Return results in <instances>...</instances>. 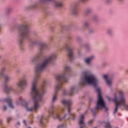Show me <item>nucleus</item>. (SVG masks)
<instances>
[{
	"label": "nucleus",
	"instance_id": "nucleus-1",
	"mask_svg": "<svg viewBox=\"0 0 128 128\" xmlns=\"http://www.w3.org/2000/svg\"><path fill=\"white\" fill-rule=\"evenodd\" d=\"M57 56L58 54H56V53H54L50 57L44 59L36 65L35 68L36 73L32 82L31 90V96L32 100H34V105L33 107L30 108V104L28 103H26L24 106L28 112H38V108H40V102H42V96L46 94V88L44 86L46 84V80L43 81L40 90H38V89L36 84H38V81L40 79V74L43 70H44L48 68L50 62L52 60H56Z\"/></svg>",
	"mask_w": 128,
	"mask_h": 128
},
{
	"label": "nucleus",
	"instance_id": "nucleus-2",
	"mask_svg": "<svg viewBox=\"0 0 128 128\" xmlns=\"http://www.w3.org/2000/svg\"><path fill=\"white\" fill-rule=\"evenodd\" d=\"M98 79L92 74H88V73L84 72L83 76L81 78L80 84L81 86H86V84H92L94 88H96V90L98 93V101L95 110H102L104 108L106 110H108V108L106 106V103L102 97V92L100 88H98Z\"/></svg>",
	"mask_w": 128,
	"mask_h": 128
},
{
	"label": "nucleus",
	"instance_id": "nucleus-3",
	"mask_svg": "<svg viewBox=\"0 0 128 128\" xmlns=\"http://www.w3.org/2000/svg\"><path fill=\"white\" fill-rule=\"evenodd\" d=\"M62 104L66 108V110L68 112V114H65V116L62 117V114L64 112V108L61 109L60 112H54V106L52 105L50 108V110H49V114L50 116H53L54 118H57L59 120H74L76 114L74 113H72V100H62Z\"/></svg>",
	"mask_w": 128,
	"mask_h": 128
},
{
	"label": "nucleus",
	"instance_id": "nucleus-4",
	"mask_svg": "<svg viewBox=\"0 0 128 128\" xmlns=\"http://www.w3.org/2000/svg\"><path fill=\"white\" fill-rule=\"evenodd\" d=\"M70 72V68L68 66H65L64 68V72L56 76L57 84L55 86L54 93L52 98V104L58 100V93L60 92L62 84L64 82H68V79L66 78Z\"/></svg>",
	"mask_w": 128,
	"mask_h": 128
},
{
	"label": "nucleus",
	"instance_id": "nucleus-5",
	"mask_svg": "<svg viewBox=\"0 0 128 128\" xmlns=\"http://www.w3.org/2000/svg\"><path fill=\"white\" fill-rule=\"evenodd\" d=\"M18 42L20 50H24V40L28 38L30 36V32L28 30V24L24 22L18 26Z\"/></svg>",
	"mask_w": 128,
	"mask_h": 128
},
{
	"label": "nucleus",
	"instance_id": "nucleus-6",
	"mask_svg": "<svg viewBox=\"0 0 128 128\" xmlns=\"http://www.w3.org/2000/svg\"><path fill=\"white\" fill-rule=\"evenodd\" d=\"M120 96L118 98L116 93L114 94V98L112 100L113 102L115 103V110H114V114H115L118 112V108H124L126 110H128V100L126 98L124 95V92L122 91H119L118 92Z\"/></svg>",
	"mask_w": 128,
	"mask_h": 128
},
{
	"label": "nucleus",
	"instance_id": "nucleus-7",
	"mask_svg": "<svg viewBox=\"0 0 128 128\" xmlns=\"http://www.w3.org/2000/svg\"><path fill=\"white\" fill-rule=\"evenodd\" d=\"M6 69L5 67H3L1 68V70H0V80H2V78H4V82L5 84H4V92H14V88L12 86H8V82H10V76H6L4 74H6Z\"/></svg>",
	"mask_w": 128,
	"mask_h": 128
},
{
	"label": "nucleus",
	"instance_id": "nucleus-8",
	"mask_svg": "<svg viewBox=\"0 0 128 128\" xmlns=\"http://www.w3.org/2000/svg\"><path fill=\"white\" fill-rule=\"evenodd\" d=\"M46 48H48V44L46 42H42L39 44V48L40 51L37 54L36 56L32 60V62H36L40 58H42V54H44L42 50H46Z\"/></svg>",
	"mask_w": 128,
	"mask_h": 128
},
{
	"label": "nucleus",
	"instance_id": "nucleus-9",
	"mask_svg": "<svg viewBox=\"0 0 128 128\" xmlns=\"http://www.w3.org/2000/svg\"><path fill=\"white\" fill-rule=\"evenodd\" d=\"M63 48H66L68 52V56L70 62H72V60L74 58V49L72 48L70 43H67L65 46L63 47Z\"/></svg>",
	"mask_w": 128,
	"mask_h": 128
},
{
	"label": "nucleus",
	"instance_id": "nucleus-10",
	"mask_svg": "<svg viewBox=\"0 0 128 128\" xmlns=\"http://www.w3.org/2000/svg\"><path fill=\"white\" fill-rule=\"evenodd\" d=\"M26 84H28L26 76L24 75L16 84V86H18L20 90H24V86H26Z\"/></svg>",
	"mask_w": 128,
	"mask_h": 128
},
{
	"label": "nucleus",
	"instance_id": "nucleus-11",
	"mask_svg": "<svg viewBox=\"0 0 128 128\" xmlns=\"http://www.w3.org/2000/svg\"><path fill=\"white\" fill-rule=\"evenodd\" d=\"M84 116L83 114H81L79 118V125L80 126V128H84V127L86 126V124L84 122Z\"/></svg>",
	"mask_w": 128,
	"mask_h": 128
},
{
	"label": "nucleus",
	"instance_id": "nucleus-12",
	"mask_svg": "<svg viewBox=\"0 0 128 128\" xmlns=\"http://www.w3.org/2000/svg\"><path fill=\"white\" fill-rule=\"evenodd\" d=\"M4 102H6L8 104L9 107L10 108H14V105L12 104V98H6L4 100Z\"/></svg>",
	"mask_w": 128,
	"mask_h": 128
},
{
	"label": "nucleus",
	"instance_id": "nucleus-13",
	"mask_svg": "<svg viewBox=\"0 0 128 128\" xmlns=\"http://www.w3.org/2000/svg\"><path fill=\"white\" fill-rule=\"evenodd\" d=\"M103 78L106 80L108 86H112V80L108 79V75H104Z\"/></svg>",
	"mask_w": 128,
	"mask_h": 128
},
{
	"label": "nucleus",
	"instance_id": "nucleus-14",
	"mask_svg": "<svg viewBox=\"0 0 128 128\" xmlns=\"http://www.w3.org/2000/svg\"><path fill=\"white\" fill-rule=\"evenodd\" d=\"M54 6L55 8H62V1H54Z\"/></svg>",
	"mask_w": 128,
	"mask_h": 128
},
{
	"label": "nucleus",
	"instance_id": "nucleus-15",
	"mask_svg": "<svg viewBox=\"0 0 128 128\" xmlns=\"http://www.w3.org/2000/svg\"><path fill=\"white\" fill-rule=\"evenodd\" d=\"M72 14H74V16H76V14H78V7H76V6H74L72 8Z\"/></svg>",
	"mask_w": 128,
	"mask_h": 128
},
{
	"label": "nucleus",
	"instance_id": "nucleus-16",
	"mask_svg": "<svg viewBox=\"0 0 128 128\" xmlns=\"http://www.w3.org/2000/svg\"><path fill=\"white\" fill-rule=\"evenodd\" d=\"M94 56H91L89 58L85 60V62H86L87 64H90V61L94 60Z\"/></svg>",
	"mask_w": 128,
	"mask_h": 128
},
{
	"label": "nucleus",
	"instance_id": "nucleus-17",
	"mask_svg": "<svg viewBox=\"0 0 128 128\" xmlns=\"http://www.w3.org/2000/svg\"><path fill=\"white\" fill-rule=\"evenodd\" d=\"M75 90H76V87H74V86L71 87V89H70V92L68 93V94L70 96H72L74 94Z\"/></svg>",
	"mask_w": 128,
	"mask_h": 128
},
{
	"label": "nucleus",
	"instance_id": "nucleus-18",
	"mask_svg": "<svg viewBox=\"0 0 128 128\" xmlns=\"http://www.w3.org/2000/svg\"><path fill=\"white\" fill-rule=\"evenodd\" d=\"M92 12V9L89 8V9H87L85 12H84V14L85 16H88V14H90Z\"/></svg>",
	"mask_w": 128,
	"mask_h": 128
},
{
	"label": "nucleus",
	"instance_id": "nucleus-19",
	"mask_svg": "<svg viewBox=\"0 0 128 128\" xmlns=\"http://www.w3.org/2000/svg\"><path fill=\"white\" fill-rule=\"evenodd\" d=\"M106 128H112V125H110V122H106Z\"/></svg>",
	"mask_w": 128,
	"mask_h": 128
},
{
	"label": "nucleus",
	"instance_id": "nucleus-20",
	"mask_svg": "<svg viewBox=\"0 0 128 128\" xmlns=\"http://www.w3.org/2000/svg\"><path fill=\"white\" fill-rule=\"evenodd\" d=\"M84 28H88L90 27V22H84Z\"/></svg>",
	"mask_w": 128,
	"mask_h": 128
},
{
	"label": "nucleus",
	"instance_id": "nucleus-21",
	"mask_svg": "<svg viewBox=\"0 0 128 128\" xmlns=\"http://www.w3.org/2000/svg\"><path fill=\"white\" fill-rule=\"evenodd\" d=\"M54 0H40V4H46L47 2H52Z\"/></svg>",
	"mask_w": 128,
	"mask_h": 128
},
{
	"label": "nucleus",
	"instance_id": "nucleus-22",
	"mask_svg": "<svg viewBox=\"0 0 128 128\" xmlns=\"http://www.w3.org/2000/svg\"><path fill=\"white\" fill-rule=\"evenodd\" d=\"M107 34L109 36H112V29H108L107 30Z\"/></svg>",
	"mask_w": 128,
	"mask_h": 128
},
{
	"label": "nucleus",
	"instance_id": "nucleus-23",
	"mask_svg": "<svg viewBox=\"0 0 128 128\" xmlns=\"http://www.w3.org/2000/svg\"><path fill=\"white\" fill-rule=\"evenodd\" d=\"M44 120H46V117H44V116H42L41 117L40 120V124H44V122H43Z\"/></svg>",
	"mask_w": 128,
	"mask_h": 128
},
{
	"label": "nucleus",
	"instance_id": "nucleus-24",
	"mask_svg": "<svg viewBox=\"0 0 128 128\" xmlns=\"http://www.w3.org/2000/svg\"><path fill=\"white\" fill-rule=\"evenodd\" d=\"M24 102V100L22 98H20L19 100V102H18V104H22Z\"/></svg>",
	"mask_w": 128,
	"mask_h": 128
},
{
	"label": "nucleus",
	"instance_id": "nucleus-25",
	"mask_svg": "<svg viewBox=\"0 0 128 128\" xmlns=\"http://www.w3.org/2000/svg\"><path fill=\"white\" fill-rule=\"evenodd\" d=\"M63 96H66V94H68V92H66V90H64L63 92H62Z\"/></svg>",
	"mask_w": 128,
	"mask_h": 128
},
{
	"label": "nucleus",
	"instance_id": "nucleus-26",
	"mask_svg": "<svg viewBox=\"0 0 128 128\" xmlns=\"http://www.w3.org/2000/svg\"><path fill=\"white\" fill-rule=\"evenodd\" d=\"M92 122H94V120H91L88 122V124L90 126L92 124Z\"/></svg>",
	"mask_w": 128,
	"mask_h": 128
},
{
	"label": "nucleus",
	"instance_id": "nucleus-27",
	"mask_svg": "<svg viewBox=\"0 0 128 128\" xmlns=\"http://www.w3.org/2000/svg\"><path fill=\"white\" fill-rule=\"evenodd\" d=\"M58 128H64V124H60Z\"/></svg>",
	"mask_w": 128,
	"mask_h": 128
},
{
	"label": "nucleus",
	"instance_id": "nucleus-28",
	"mask_svg": "<svg viewBox=\"0 0 128 128\" xmlns=\"http://www.w3.org/2000/svg\"><path fill=\"white\" fill-rule=\"evenodd\" d=\"M12 120V118L11 117H8L7 118V122H10Z\"/></svg>",
	"mask_w": 128,
	"mask_h": 128
},
{
	"label": "nucleus",
	"instance_id": "nucleus-29",
	"mask_svg": "<svg viewBox=\"0 0 128 128\" xmlns=\"http://www.w3.org/2000/svg\"><path fill=\"white\" fill-rule=\"evenodd\" d=\"M94 32V29H91L89 30V32L90 34H92V32Z\"/></svg>",
	"mask_w": 128,
	"mask_h": 128
},
{
	"label": "nucleus",
	"instance_id": "nucleus-30",
	"mask_svg": "<svg viewBox=\"0 0 128 128\" xmlns=\"http://www.w3.org/2000/svg\"><path fill=\"white\" fill-rule=\"evenodd\" d=\"M38 6V5L36 4H34L32 6V8H36Z\"/></svg>",
	"mask_w": 128,
	"mask_h": 128
},
{
	"label": "nucleus",
	"instance_id": "nucleus-31",
	"mask_svg": "<svg viewBox=\"0 0 128 128\" xmlns=\"http://www.w3.org/2000/svg\"><path fill=\"white\" fill-rule=\"evenodd\" d=\"M23 122L26 126H28V124H26V120H24Z\"/></svg>",
	"mask_w": 128,
	"mask_h": 128
},
{
	"label": "nucleus",
	"instance_id": "nucleus-32",
	"mask_svg": "<svg viewBox=\"0 0 128 128\" xmlns=\"http://www.w3.org/2000/svg\"><path fill=\"white\" fill-rule=\"evenodd\" d=\"M3 110H6V106H3Z\"/></svg>",
	"mask_w": 128,
	"mask_h": 128
},
{
	"label": "nucleus",
	"instance_id": "nucleus-33",
	"mask_svg": "<svg viewBox=\"0 0 128 128\" xmlns=\"http://www.w3.org/2000/svg\"><path fill=\"white\" fill-rule=\"evenodd\" d=\"M107 98L110 101L112 100V98H110L108 96H107Z\"/></svg>",
	"mask_w": 128,
	"mask_h": 128
},
{
	"label": "nucleus",
	"instance_id": "nucleus-34",
	"mask_svg": "<svg viewBox=\"0 0 128 128\" xmlns=\"http://www.w3.org/2000/svg\"><path fill=\"white\" fill-rule=\"evenodd\" d=\"M81 0V2H86V0Z\"/></svg>",
	"mask_w": 128,
	"mask_h": 128
},
{
	"label": "nucleus",
	"instance_id": "nucleus-35",
	"mask_svg": "<svg viewBox=\"0 0 128 128\" xmlns=\"http://www.w3.org/2000/svg\"><path fill=\"white\" fill-rule=\"evenodd\" d=\"M2 124V121L0 120V126H1Z\"/></svg>",
	"mask_w": 128,
	"mask_h": 128
},
{
	"label": "nucleus",
	"instance_id": "nucleus-36",
	"mask_svg": "<svg viewBox=\"0 0 128 128\" xmlns=\"http://www.w3.org/2000/svg\"><path fill=\"white\" fill-rule=\"evenodd\" d=\"M32 121H31L30 122H29L30 124H32Z\"/></svg>",
	"mask_w": 128,
	"mask_h": 128
},
{
	"label": "nucleus",
	"instance_id": "nucleus-37",
	"mask_svg": "<svg viewBox=\"0 0 128 128\" xmlns=\"http://www.w3.org/2000/svg\"><path fill=\"white\" fill-rule=\"evenodd\" d=\"M119 2H122V0H118Z\"/></svg>",
	"mask_w": 128,
	"mask_h": 128
},
{
	"label": "nucleus",
	"instance_id": "nucleus-38",
	"mask_svg": "<svg viewBox=\"0 0 128 128\" xmlns=\"http://www.w3.org/2000/svg\"><path fill=\"white\" fill-rule=\"evenodd\" d=\"M92 112H94V110H92Z\"/></svg>",
	"mask_w": 128,
	"mask_h": 128
},
{
	"label": "nucleus",
	"instance_id": "nucleus-39",
	"mask_svg": "<svg viewBox=\"0 0 128 128\" xmlns=\"http://www.w3.org/2000/svg\"><path fill=\"white\" fill-rule=\"evenodd\" d=\"M33 44H36V42L32 43Z\"/></svg>",
	"mask_w": 128,
	"mask_h": 128
},
{
	"label": "nucleus",
	"instance_id": "nucleus-40",
	"mask_svg": "<svg viewBox=\"0 0 128 128\" xmlns=\"http://www.w3.org/2000/svg\"><path fill=\"white\" fill-rule=\"evenodd\" d=\"M17 124H20V122H18Z\"/></svg>",
	"mask_w": 128,
	"mask_h": 128
},
{
	"label": "nucleus",
	"instance_id": "nucleus-41",
	"mask_svg": "<svg viewBox=\"0 0 128 128\" xmlns=\"http://www.w3.org/2000/svg\"><path fill=\"white\" fill-rule=\"evenodd\" d=\"M0 58H2V56H0Z\"/></svg>",
	"mask_w": 128,
	"mask_h": 128
},
{
	"label": "nucleus",
	"instance_id": "nucleus-42",
	"mask_svg": "<svg viewBox=\"0 0 128 128\" xmlns=\"http://www.w3.org/2000/svg\"><path fill=\"white\" fill-rule=\"evenodd\" d=\"M30 128V127H29V128Z\"/></svg>",
	"mask_w": 128,
	"mask_h": 128
}]
</instances>
